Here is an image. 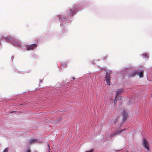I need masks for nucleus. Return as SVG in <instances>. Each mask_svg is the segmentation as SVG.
<instances>
[{"instance_id": "obj_1", "label": "nucleus", "mask_w": 152, "mask_h": 152, "mask_svg": "<svg viewBox=\"0 0 152 152\" xmlns=\"http://www.w3.org/2000/svg\"><path fill=\"white\" fill-rule=\"evenodd\" d=\"M110 73L107 72L106 73V81L107 85H110Z\"/></svg>"}, {"instance_id": "obj_2", "label": "nucleus", "mask_w": 152, "mask_h": 152, "mask_svg": "<svg viewBox=\"0 0 152 152\" xmlns=\"http://www.w3.org/2000/svg\"><path fill=\"white\" fill-rule=\"evenodd\" d=\"M144 71L143 70H142V71H140L139 72H137L136 71L132 75V76H134L136 74H137L140 78L142 77H143V73Z\"/></svg>"}, {"instance_id": "obj_3", "label": "nucleus", "mask_w": 152, "mask_h": 152, "mask_svg": "<svg viewBox=\"0 0 152 152\" xmlns=\"http://www.w3.org/2000/svg\"><path fill=\"white\" fill-rule=\"evenodd\" d=\"M143 141L144 147L147 150H148L149 146L148 142L145 139H143Z\"/></svg>"}, {"instance_id": "obj_4", "label": "nucleus", "mask_w": 152, "mask_h": 152, "mask_svg": "<svg viewBox=\"0 0 152 152\" xmlns=\"http://www.w3.org/2000/svg\"><path fill=\"white\" fill-rule=\"evenodd\" d=\"M37 45L35 44H32L31 45H27V49L28 50H33L34 48H36Z\"/></svg>"}, {"instance_id": "obj_5", "label": "nucleus", "mask_w": 152, "mask_h": 152, "mask_svg": "<svg viewBox=\"0 0 152 152\" xmlns=\"http://www.w3.org/2000/svg\"><path fill=\"white\" fill-rule=\"evenodd\" d=\"M121 133H122V131H117L115 132L114 133H113V134H111V135H110V137H113L115 135L119 134H121Z\"/></svg>"}, {"instance_id": "obj_6", "label": "nucleus", "mask_w": 152, "mask_h": 152, "mask_svg": "<svg viewBox=\"0 0 152 152\" xmlns=\"http://www.w3.org/2000/svg\"><path fill=\"white\" fill-rule=\"evenodd\" d=\"M124 92V89H118L116 92V96H119L121 93Z\"/></svg>"}, {"instance_id": "obj_7", "label": "nucleus", "mask_w": 152, "mask_h": 152, "mask_svg": "<svg viewBox=\"0 0 152 152\" xmlns=\"http://www.w3.org/2000/svg\"><path fill=\"white\" fill-rule=\"evenodd\" d=\"M127 115L126 113H124L123 114V120L124 122H125V120L127 118Z\"/></svg>"}, {"instance_id": "obj_8", "label": "nucleus", "mask_w": 152, "mask_h": 152, "mask_svg": "<svg viewBox=\"0 0 152 152\" xmlns=\"http://www.w3.org/2000/svg\"><path fill=\"white\" fill-rule=\"evenodd\" d=\"M4 39L8 41H10L12 40V38L8 36L5 37Z\"/></svg>"}, {"instance_id": "obj_9", "label": "nucleus", "mask_w": 152, "mask_h": 152, "mask_svg": "<svg viewBox=\"0 0 152 152\" xmlns=\"http://www.w3.org/2000/svg\"><path fill=\"white\" fill-rule=\"evenodd\" d=\"M119 99V97H118V96H116V95H115V100L114 102V104L115 105H116L115 104L116 103V101L117 100H118Z\"/></svg>"}, {"instance_id": "obj_10", "label": "nucleus", "mask_w": 152, "mask_h": 152, "mask_svg": "<svg viewBox=\"0 0 152 152\" xmlns=\"http://www.w3.org/2000/svg\"><path fill=\"white\" fill-rule=\"evenodd\" d=\"M36 139H34V140H30L29 141V143H32V142H36Z\"/></svg>"}, {"instance_id": "obj_11", "label": "nucleus", "mask_w": 152, "mask_h": 152, "mask_svg": "<svg viewBox=\"0 0 152 152\" xmlns=\"http://www.w3.org/2000/svg\"><path fill=\"white\" fill-rule=\"evenodd\" d=\"M8 151V148H5L4 150V152H7Z\"/></svg>"}, {"instance_id": "obj_12", "label": "nucleus", "mask_w": 152, "mask_h": 152, "mask_svg": "<svg viewBox=\"0 0 152 152\" xmlns=\"http://www.w3.org/2000/svg\"><path fill=\"white\" fill-rule=\"evenodd\" d=\"M26 152H31V151L29 149H28L27 150Z\"/></svg>"}, {"instance_id": "obj_13", "label": "nucleus", "mask_w": 152, "mask_h": 152, "mask_svg": "<svg viewBox=\"0 0 152 152\" xmlns=\"http://www.w3.org/2000/svg\"><path fill=\"white\" fill-rule=\"evenodd\" d=\"M126 130V129H122V130H121V131H122V132H123V131H125Z\"/></svg>"}, {"instance_id": "obj_14", "label": "nucleus", "mask_w": 152, "mask_h": 152, "mask_svg": "<svg viewBox=\"0 0 152 152\" xmlns=\"http://www.w3.org/2000/svg\"><path fill=\"white\" fill-rule=\"evenodd\" d=\"M72 79L73 80H74L75 79V77H72Z\"/></svg>"}, {"instance_id": "obj_15", "label": "nucleus", "mask_w": 152, "mask_h": 152, "mask_svg": "<svg viewBox=\"0 0 152 152\" xmlns=\"http://www.w3.org/2000/svg\"><path fill=\"white\" fill-rule=\"evenodd\" d=\"M60 18H61V19H62V18H61V17H60L59 18V19H60Z\"/></svg>"}, {"instance_id": "obj_16", "label": "nucleus", "mask_w": 152, "mask_h": 152, "mask_svg": "<svg viewBox=\"0 0 152 152\" xmlns=\"http://www.w3.org/2000/svg\"><path fill=\"white\" fill-rule=\"evenodd\" d=\"M15 112V111H13L12 112H11V113H13V112Z\"/></svg>"}]
</instances>
